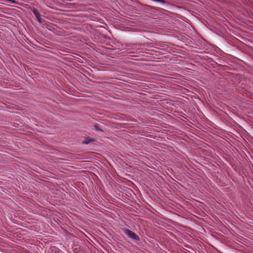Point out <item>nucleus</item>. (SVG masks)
I'll list each match as a JSON object with an SVG mask.
<instances>
[{
	"instance_id": "nucleus-2",
	"label": "nucleus",
	"mask_w": 253,
	"mask_h": 253,
	"mask_svg": "<svg viewBox=\"0 0 253 253\" xmlns=\"http://www.w3.org/2000/svg\"><path fill=\"white\" fill-rule=\"evenodd\" d=\"M95 141V139L90 137H87L83 141V144H88Z\"/></svg>"
},
{
	"instance_id": "nucleus-3",
	"label": "nucleus",
	"mask_w": 253,
	"mask_h": 253,
	"mask_svg": "<svg viewBox=\"0 0 253 253\" xmlns=\"http://www.w3.org/2000/svg\"><path fill=\"white\" fill-rule=\"evenodd\" d=\"M33 12L34 13V14L35 15V16L36 17V18H37L38 20L39 21V22H41L40 20H41V18L40 17V13H39V12L36 9H34V10H33Z\"/></svg>"
},
{
	"instance_id": "nucleus-1",
	"label": "nucleus",
	"mask_w": 253,
	"mask_h": 253,
	"mask_svg": "<svg viewBox=\"0 0 253 253\" xmlns=\"http://www.w3.org/2000/svg\"><path fill=\"white\" fill-rule=\"evenodd\" d=\"M124 232L125 234L130 239L134 240L135 241H139L140 239L139 237L136 235L135 233L128 229H124Z\"/></svg>"
},
{
	"instance_id": "nucleus-4",
	"label": "nucleus",
	"mask_w": 253,
	"mask_h": 253,
	"mask_svg": "<svg viewBox=\"0 0 253 253\" xmlns=\"http://www.w3.org/2000/svg\"><path fill=\"white\" fill-rule=\"evenodd\" d=\"M94 127L95 130L97 131H102V132L103 131V129L99 127V126L98 124H95L94 125Z\"/></svg>"
}]
</instances>
